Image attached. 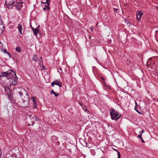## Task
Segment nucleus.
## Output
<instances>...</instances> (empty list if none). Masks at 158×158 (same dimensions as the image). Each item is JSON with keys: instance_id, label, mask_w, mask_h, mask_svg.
Here are the masks:
<instances>
[{"instance_id": "33", "label": "nucleus", "mask_w": 158, "mask_h": 158, "mask_svg": "<svg viewBox=\"0 0 158 158\" xmlns=\"http://www.w3.org/2000/svg\"><path fill=\"white\" fill-rule=\"evenodd\" d=\"M155 33H158V31H157V30H156V31H155Z\"/></svg>"}, {"instance_id": "12", "label": "nucleus", "mask_w": 158, "mask_h": 158, "mask_svg": "<svg viewBox=\"0 0 158 158\" xmlns=\"http://www.w3.org/2000/svg\"><path fill=\"white\" fill-rule=\"evenodd\" d=\"M18 29L19 33L21 35L22 34V30H23V27L22 25V24H19L18 25Z\"/></svg>"}, {"instance_id": "1", "label": "nucleus", "mask_w": 158, "mask_h": 158, "mask_svg": "<svg viewBox=\"0 0 158 158\" xmlns=\"http://www.w3.org/2000/svg\"><path fill=\"white\" fill-rule=\"evenodd\" d=\"M2 73L4 74L5 77L8 79H13V77H14V76H16L14 70L10 69L6 72H2Z\"/></svg>"}, {"instance_id": "16", "label": "nucleus", "mask_w": 158, "mask_h": 158, "mask_svg": "<svg viewBox=\"0 0 158 158\" xmlns=\"http://www.w3.org/2000/svg\"><path fill=\"white\" fill-rule=\"evenodd\" d=\"M49 9V5L48 4L45 5L44 7V8L43 9L45 10H48Z\"/></svg>"}, {"instance_id": "9", "label": "nucleus", "mask_w": 158, "mask_h": 158, "mask_svg": "<svg viewBox=\"0 0 158 158\" xmlns=\"http://www.w3.org/2000/svg\"><path fill=\"white\" fill-rule=\"evenodd\" d=\"M143 14L141 10H138L136 13V18L139 21L140 20V19L143 15Z\"/></svg>"}, {"instance_id": "37", "label": "nucleus", "mask_w": 158, "mask_h": 158, "mask_svg": "<svg viewBox=\"0 0 158 158\" xmlns=\"http://www.w3.org/2000/svg\"><path fill=\"white\" fill-rule=\"evenodd\" d=\"M135 106H136L137 103L136 102H135Z\"/></svg>"}, {"instance_id": "22", "label": "nucleus", "mask_w": 158, "mask_h": 158, "mask_svg": "<svg viewBox=\"0 0 158 158\" xmlns=\"http://www.w3.org/2000/svg\"><path fill=\"white\" fill-rule=\"evenodd\" d=\"M89 29L91 31H93V30H94V27L92 26H91V27H89Z\"/></svg>"}, {"instance_id": "40", "label": "nucleus", "mask_w": 158, "mask_h": 158, "mask_svg": "<svg viewBox=\"0 0 158 158\" xmlns=\"http://www.w3.org/2000/svg\"><path fill=\"white\" fill-rule=\"evenodd\" d=\"M59 69H60V70H61V69H60V68H59Z\"/></svg>"}, {"instance_id": "20", "label": "nucleus", "mask_w": 158, "mask_h": 158, "mask_svg": "<svg viewBox=\"0 0 158 158\" xmlns=\"http://www.w3.org/2000/svg\"><path fill=\"white\" fill-rule=\"evenodd\" d=\"M31 99L32 100H33V103H35V98L33 97H32L31 98Z\"/></svg>"}, {"instance_id": "28", "label": "nucleus", "mask_w": 158, "mask_h": 158, "mask_svg": "<svg viewBox=\"0 0 158 158\" xmlns=\"http://www.w3.org/2000/svg\"><path fill=\"white\" fill-rule=\"evenodd\" d=\"M114 11L115 12H116V13L117 12V9L116 8H114Z\"/></svg>"}, {"instance_id": "31", "label": "nucleus", "mask_w": 158, "mask_h": 158, "mask_svg": "<svg viewBox=\"0 0 158 158\" xmlns=\"http://www.w3.org/2000/svg\"><path fill=\"white\" fill-rule=\"evenodd\" d=\"M141 141L143 143H144L145 142L144 140L142 139H141Z\"/></svg>"}, {"instance_id": "25", "label": "nucleus", "mask_w": 158, "mask_h": 158, "mask_svg": "<svg viewBox=\"0 0 158 158\" xmlns=\"http://www.w3.org/2000/svg\"><path fill=\"white\" fill-rule=\"evenodd\" d=\"M144 132V131L143 130H142L139 131V133H140V134L142 135V133Z\"/></svg>"}, {"instance_id": "26", "label": "nucleus", "mask_w": 158, "mask_h": 158, "mask_svg": "<svg viewBox=\"0 0 158 158\" xmlns=\"http://www.w3.org/2000/svg\"><path fill=\"white\" fill-rule=\"evenodd\" d=\"M4 52H6V53H7V54H8L9 55V56L10 57V58L11 57V56H10V54H9V53H8V52H6V50H5V51H4Z\"/></svg>"}, {"instance_id": "14", "label": "nucleus", "mask_w": 158, "mask_h": 158, "mask_svg": "<svg viewBox=\"0 0 158 158\" xmlns=\"http://www.w3.org/2000/svg\"><path fill=\"white\" fill-rule=\"evenodd\" d=\"M10 82L12 83V84L13 85H15L17 84V81L15 80L14 79H11Z\"/></svg>"}, {"instance_id": "13", "label": "nucleus", "mask_w": 158, "mask_h": 158, "mask_svg": "<svg viewBox=\"0 0 158 158\" xmlns=\"http://www.w3.org/2000/svg\"><path fill=\"white\" fill-rule=\"evenodd\" d=\"M32 28L34 34L35 35H37L38 33L39 32V31L38 29V28H36L35 29H33Z\"/></svg>"}, {"instance_id": "8", "label": "nucleus", "mask_w": 158, "mask_h": 158, "mask_svg": "<svg viewBox=\"0 0 158 158\" xmlns=\"http://www.w3.org/2000/svg\"><path fill=\"white\" fill-rule=\"evenodd\" d=\"M32 60L35 61H39V64L40 65L43 64L42 58L41 57H40V58L39 59L36 55H35L32 59Z\"/></svg>"}, {"instance_id": "29", "label": "nucleus", "mask_w": 158, "mask_h": 158, "mask_svg": "<svg viewBox=\"0 0 158 158\" xmlns=\"http://www.w3.org/2000/svg\"><path fill=\"white\" fill-rule=\"evenodd\" d=\"M135 110H136V111L137 112L139 113V114H141L140 113H139V110H136V107H135Z\"/></svg>"}, {"instance_id": "36", "label": "nucleus", "mask_w": 158, "mask_h": 158, "mask_svg": "<svg viewBox=\"0 0 158 158\" xmlns=\"http://www.w3.org/2000/svg\"><path fill=\"white\" fill-rule=\"evenodd\" d=\"M156 8L158 10V6H156Z\"/></svg>"}, {"instance_id": "11", "label": "nucleus", "mask_w": 158, "mask_h": 158, "mask_svg": "<svg viewBox=\"0 0 158 158\" xmlns=\"http://www.w3.org/2000/svg\"><path fill=\"white\" fill-rule=\"evenodd\" d=\"M15 6L17 10H20L23 6L22 2H17L16 3Z\"/></svg>"}, {"instance_id": "41", "label": "nucleus", "mask_w": 158, "mask_h": 158, "mask_svg": "<svg viewBox=\"0 0 158 158\" xmlns=\"http://www.w3.org/2000/svg\"><path fill=\"white\" fill-rule=\"evenodd\" d=\"M80 104L81 105H82L81 104Z\"/></svg>"}, {"instance_id": "24", "label": "nucleus", "mask_w": 158, "mask_h": 158, "mask_svg": "<svg viewBox=\"0 0 158 158\" xmlns=\"http://www.w3.org/2000/svg\"><path fill=\"white\" fill-rule=\"evenodd\" d=\"M13 78L14 79H15V80H17L18 78L16 76H16H14V77H13Z\"/></svg>"}, {"instance_id": "15", "label": "nucleus", "mask_w": 158, "mask_h": 158, "mask_svg": "<svg viewBox=\"0 0 158 158\" xmlns=\"http://www.w3.org/2000/svg\"><path fill=\"white\" fill-rule=\"evenodd\" d=\"M51 94H54V95L56 97H57L59 95V94L58 93H56L53 90H52L51 91Z\"/></svg>"}, {"instance_id": "32", "label": "nucleus", "mask_w": 158, "mask_h": 158, "mask_svg": "<svg viewBox=\"0 0 158 158\" xmlns=\"http://www.w3.org/2000/svg\"><path fill=\"white\" fill-rule=\"evenodd\" d=\"M113 149L114 150V151H116V152H117V151H117V149H114V148H113Z\"/></svg>"}, {"instance_id": "17", "label": "nucleus", "mask_w": 158, "mask_h": 158, "mask_svg": "<svg viewBox=\"0 0 158 158\" xmlns=\"http://www.w3.org/2000/svg\"><path fill=\"white\" fill-rule=\"evenodd\" d=\"M15 50L19 52H21V48L19 47H17L15 48Z\"/></svg>"}, {"instance_id": "6", "label": "nucleus", "mask_w": 158, "mask_h": 158, "mask_svg": "<svg viewBox=\"0 0 158 158\" xmlns=\"http://www.w3.org/2000/svg\"><path fill=\"white\" fill-rule=\"evenodd\" d=\"M5 27L2 20L0 19V35L2 34L5 30Z\"/></svg>"}, {"instance_id": "5", "label": "nucleus", "mask_w": 158, "mask_h": 158, "mask_svg": "<svg viewBox=\"0 0 158 158\" xmlns=\"http://www.w3.org/2000/svg\"><path fill=\"white\" fill-rule=\"evenodd\" d=\"M15 0H11L10 2L8 3L6 2H5L6 5L7 6V8L8 9L10 8L12 9L13 7V4L15 3Z\"/></svg>"}, {"instance_id": "34", "label": "nucleus", "mask_w": 158, "mask_h": 158, "mask_svg": "<svg viewBox=\"0 0 158 158\" xmlns=\"http://www.w3.org/2000/svg\"><path fill=\"white\" fill-rule=\"evenodd\" d=\"M2 46V45H1V42H0V47Z\"/></svg>"}, {"instance_id": "30", "label": "nucleus", "mask_w": 158, "mask_h": 158, "mask_svg": "<svg viewBox=\"0 0 158 158\" xmlns=\"http://www.w3.org/2000/svg\"><path fill=\"white\" fill-rule=\"evenodd\" d=\"M19 94H20L21 96L22 95V92H19Z\"/></svg>"}, {"instance_id": "23", "label": "nucleus", "mask_w": 158, "mask_h": 158, "mask_svg": "<svg viewBox=\"0 0 158 158\" xmlns=\"http://www.w3.org/2000/svg\"><path fill=\"white\" fill-rule=\"evenodd\" d=\"M34 104V106H33V108H35L36 107V102Z\"/></svg>"}, {"instance_id": "7", "label": "nucleus", "mask_w": 158, "mask_h": 158, "mask_svg": "<svg viewBox=\"0 0 158 158\" xmlns=\"http://www.w3.org/2000/svg\"><path fill=\"white\" fill-rule=\"evenodd\" d=\"M54 85H57L60 87H62V83L59 80H56L52 83L51 85L52 87H54Z\"/></svg>"}, {"instance_id": "2", "label": "nucleus", "mask_w": 158, "mask_h": 158, "mask_svg": "<svg viewBox=\"0 0 158 158\" xmlns=\"http://www.w3.org/2000/svg\"><path fill=\"white\" fill-rule=\"evenodd\" d=\"M110 115L111 119L115 120H117L121 116V115L117 111H115L114 109H111L110 111Z\"/></svg>"}, {"instance_id": "35", "label": "nucleus", "mask_w": 158, "mask_h": 158, "mask_svg": "<svg viewBox=\"0 0 158 158\" xmlns=\"http://www.w3.org/2000/svg\"><path fill=\"white\" fill-rule=\"evenodd\" d=\"M27 125H28V126H30L31 125H30V124H27Z\"/></svg>"}, {"instance_id": "39", "label": "nucleus", "mask_w": 158, "mask_h": 158, "mask_svg": "<svg viewBox=\"0 0 158 158\" xmlns=\"http://www.w3.org/2000/svg\"><path fill=\"white\" fill-rule=\"evenodd\" d=\"M85 111H87V110L86 109L85 110Z\"/></svg>"}, {"instance_id": "38", "label": "nucleus", "mask_w": 158, "mask_h": 158, "mask_svg": "<svg viewBox=\"0 0 158 158\" xmlns=\"http://www.w3.org/2000/svg\"><path fill=\"white\" fill-rule=\"evenodd\" d=\"M102 79L103 80H104V78H102Z\"/></svg>"}, {"instance_id": "19", "label": "nucleus", "mask_w": 158, "mask_h": 158, "mask_svg": "<svg viewBox=\"0 0 158 158\" xmlns=\"http://www.w3.org/2000/svg\"><path fill=\"white\" fill-rule=\"evenodd\" d=\"M12 104L11 103H9L6 106V108H7V109H8V106L9 107H10L11 106Z\"/></svg>"}, {"instance_id": "27", "label": "nucleus", "mask_w": 158, "mask_h": 158, "mask_svg": "<svg viewBox=\"0 0 158 158\" xmlns=\"http://www.w3.org/2000/svg\"><path fill=\"white\" fill-rule=\"evenodd\" d=\"M141 134H140V135H139L138 136V138H139L140 139H142V138L141 137Z\"/></svg>"}, {"instance_id": "21", "label": "nucleus", "mask_w": 158, "mask_h": 158, "mask_svg": "<svg viewBox=\"0 0 158 158\" xmlns=\"http://www.w3.org/2000/svg\"><path fill=\"white\" fill-rule=\"evenodd\" d=\"M118 153V158H120V154L119 152L118 151H117Z\"/></svg>"}, {"instance_id": "18", "label": "nucleus", "mask_w": 158, "mask_h": 158, "mask_svg": "<svg viewBox=\"0 0 158 158\" xmlns=\"http://www.w3.org/2000/svg\"><path fill=\"white\" fill-rule=\"evenodd\" d=\"M46 2H43V1H41V3H43L44 4H47V5L48 4L49 5V0H46Z\"/></svg>"}, {"instance_id": "4", "label": "nucleus", "mask_w": 158, "mask_h": 158, "mask_svg": "<svg viewBox=\"0 0 158 158\" xmlns=\"http://www.w3.org/2000/svg\"><path fill=\"white\" fill-rule=\"evenodd\" d=\"M4 90L6 92V94L8 95L9 99H11L13 95V93L11 89H10L9 87H6Z\"/></svg>"}, {"instance_id": "10", "label": "nucleus", "mask_w": 158, "mask_h": 158, "mask_svg": "<svg viewBox=\"0 0 158 158\" xmlns=\"http://www.w3.org/2000/svg\"><path fill=\"white\" fill-rule=\"evenodd\" d=\"M34 116V115L33 116L31 115H28V117L31 120L32 123L31 125H33L35 124V122L36 119V118Z\"/></svg>"}, {"instance_id": "3", "label": "nucleus", "mask_w": 158, "mask_h": 158, "mask_svg": "<svg viewBox=\"0 0 158 158\" xmlns=\"http://www.w3.org/2000/svg\"><path fill=\"white\" fill-rule=\"evenodd\" d=\"M29 102V100H27V101L22 100L18 102V105L21 107L25 108L28 106Z\"/></svg>"}]
</instances>
